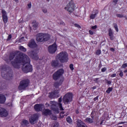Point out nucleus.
<instances>
[{"label": "nucleus", "instance_id": "1", "mask_svg": "<svg viewBox=\"0 0 127 127\" xmlns=\"http://www.w3.org/2000/svg\"><path fill=\"white\" fill-rule=\"evenodd\" d=\"M15 57V59L14 58ZM14 61H11V60ZM9 60L11 62V64L14 68L16 69H19L20 65L19 64L21 63H29L30 62V59L25 54H23L19 51L12 52L10 53L9 56Z\"/></svg>", "mask_w": 127, "mask_h": 127}, {"label": "nucleus", "instance_id": "2", "mask_svg": "<svg viewBox=\"0 0 127 127\" xmlns=\"http://www.w3.org/2000/svg\"><path fill=\"white\" fill-rule=\"evenodd\" d=\"M7 69V65H3L2 66L1 70H2L3 71H1V77L5 80H10V79L13 77V72H12V70H9L6 74H4L3 71L6 72Z\"/></svg>", "mask_w": 127, "mask_h": 127}, {"label": "nucleus", "instance_id": "3", "mask_svg": "<svg viewBox=\"0 0 127 127\" xmlns=\"http://www.w3.org/2000/svg\"><path fill=\"white\" fill-rule=\"evenodd\" d=\"M50 39L49 34L39 33L36 36V40L38 42H46Z\"/></svg>", "mask_w": 127, "mask_h": 127}, {"label": "nucleus", "instance_id": "4", "mask_svg": "<svg viewBox=\"0 0 127 127\" xmlns=\"http://www.w3.org/2000/svg\"><path fill=\"white\" fill-rule=\"evenodd\" d=\"M56 59L59 60L61 63H67L69 61L68 53L66 52H61L56 56Z\"/></svg>", "mask_w": 127, "mask_h": 127}, {"label": "nucleus", "instance_id": "5", "mask_svg": "<svg viewBox=\"0 0 127 127\" xmlns=\"http://www.w3.org/2000/svg\"><path fill=\"white\" fill-rule=\"evenodd\" d=\"M73 101V93L69 92L66 93L63 98V103L64 105H69Z\"/></svg>", "mask_w": 127, "mask_h": 127}, {"label": "nucleus", "instance_id": "6", "mask_svg": "<svg viewBox=\"0 0 127 127\" xmlns=\"http://www.w3.org/2000/svg\"><path fill=\"white\" fill-rule=\"evenodd\" d=\"M29 84H30V80H29V79H23L20 82L18 88L20 91L22 90H25L26 88L28 87V86H29Z\"/></svg>", "mask_w": 127, "mask_h": 127}, {"label": "nucleus", "instance_id": "7", "mask_svg": "<svg viewBox=\"0 0 127 127\" xmlns=\"http://www.w3.org/2000/svg\"><path fill=\"white\" fill-rule=\"evenodd\" d=\"M63 74H64V69H59L53 73L52 78L54 81H57L63 76Z\"/></svg>", "mask_w": 127, "mask_h": 127}, {"label": "nucleus", "instance_id": "8", "mask_svg": "<svg viewBox=\"0 0 127 127\" xmlns=\"http://www.w3.org/2000/svg\"><path fill=\"white\" fill-rule=\"evenodd\" d=\"M23 66H25V67H22V70L24 73H29V72H32V65L30 64V60L29 63H26L25 64L22 63ZM26 64H27L25 65Z\"/></svg>", "mask_w": 127, "mask_h": 127}, {"label": "nucleus", "instance_id": "9", "mask_svg": "<svg viewBox=\"0 0 127 127\" xmlns=\"http://www.w3.org/2000/svg\"><path fill=\"white\" fill-rule=\"evenodd\" d=\"M57 44L55 42L54 44L51 45H50L48 48V50L50 54H54L57 51Z\"/></svg>", "mask_w": 127, "mask_h": 127}, {"label": "nucleus", "instance_id": "10", "mask_svg": "<svg viewBox=\"0 0 127 127\" xmlns=\"http://www.w3.org/2000/svg\"><path fill=\"white\" fill-rule=\"evenodd\" d=\"M64 9H66V10L68 11L69 14H71L74 11V9H75V4L72 2H69L66 5V6L64 7Z\"/></svg>", "mask_w": 127, "mask_h": 127}, {"label": "nucleus", "instance_id": "11", "mask_svg": "<svg viewBox=\"0 0 127 127\" xmlns=\"http://www.w3.org/2000/svg\"><path fill=\"white\" fill-rule=\"evenodd\" d=\"M38 50H34L30 52V56L33 60H38L39 57H38Z\"/></svg>", "mask_w": 127, "mask_h": 127}, {"label": "nucleus", "instance_id": "12", "mask_svg": "<svg viewBox=\"0 0 127 127\" xmlns=\"http://www.w3.org/2000/svg\"><path fill=\"white\" fill-rule=\"evenodd\" d=\"M59 89L55 90L54 91H52L51 92H50L49 93V97L50 99H54V98H58L59 97Z\"/></svg>", "mask_w": 127, "mask_h": 127}, {"label": "nucleus", "instance_id": "13", "mask_svg": "<svg viewBox=\"0 0 127 127\" xmlns=\"http://www.w3.org/2000/svg\"><path fill=\"white\" fill-rule=\"evenodd\" d=\"M63 82H64V79L62 78L59 81L55 82L54 84V86L55 87V88H56L55 90L59 89V92L60 93V88H59V87H60V86H61V85L63 84Z\"/></svg>", "mask_w": 127, "mask_h": 127}, {"label": "nucleus", "instance_id": "14", "mask_svg": "<svg viewBox=\"0 0 127 127\" xmlns=\"http://www.w3.org/2000/svg\"><path fill=\"white\" fill-rule=\"evenodd\" d=\"M43 108H44V105L42 104H37L34 106V109L36 112H41Z\"/></svg>", "mask_w": 127, "mask_h": 127}, {"label": "nucleus", "instance_id": "15", "mask_svg": "<svg viewBox=\"0 0 127 127\" xmlns=\"http://www.w3.org/2000/svg\"><path fill=\"white\" fill-rule=\"evenodd\" d=\"M37 120H38V116L36 114H34L29 118V123H30L31 125H34V123H35Z\"/></svg>", "mask_w": 127, "mask_h": 127}, {"label": "nucleus", "instance_id": "16", "mask_svg": "<svg viewBox=\"0 0 127 127\" xmlns=\"http://www.w3.org/2000/svg\"><path fill=\"white\" fill-rule=\"evenodd\" d=\"M8 116V112L4 108L0 109V117L6 118Z\"/></svg>", "mask_w": 127, "mask_h": 127}, {"label": "nucleus", "instance_id": "17", "mask_svg": "<svg viewBox=\"0 0 127 127\" xmlns=\"http://www.w3.org/2000/svg\"><path fill=\"white\" fill-rule=\"evenodd\" d=\"M50 107L52 108L53 111H55L56 112H59L58 109H56L55 108H56V106H58V102H56L55 101H50Z\"/></svg>", "mask_w": 127, "mask_h": 127}, {"label": "nucleus", "instance_id": "18", "mask_svg": "<svg viewBox=\"0 0 127 127\" xmlns=\"http://www.w3.org/2000/svg\"><path fill=\"white\" fill-rule=\"evenodd\" d=\"M1 13H2V17L3 21L4 23H6L8 19L7 18L6 11L3 9L1 11Z\"/></svg>", "mask_w": 127, "mask_h": 127}, {"label": "nucleus", "instance_id": "19", "mask_svg": "<svg viewBox=\"0 0 127 127\" xmlns=\"http://www.w3.org/2000/svg\"><path fill=\"white\" fill-rule=\"evenodd\" d=\"M28 46L30 48H36L37 47V44L35 42L34 40H32L28 44Z\"/></svg>", "mask_w": 127, "mask_h": 127}, {"label": "nucleus", "instance_id": "20", "mask_svg": "<svg viewBox=\"0 0 127 127\" xmlns=\"http://www.w3.org/2000/svg\"><path fill=\"white\" fill-rule=\"evenodd\" d=\"M51 66L54 68H57L60 66V64L59 63V61L57 60H53L51 62Z\"/></svg>", "mask_w": 127, "mask_h": 127}, {"label": "nucleus", "instance_id": "21", "mask_svg": "<svg viewBox=\"0 0 127 127\" xmlns=\"http://www.w3.org/2000/svg\"><path fill=\"white\" fill-rule=\"evenodd\" d=\"M108 35L110 38V40H114L115 38H116V37L114 35V32H113L112 28H109L108 29Z\"/></svg>", "mask_w": 127, "mask_h": 127}, {"label": "nucleus", "instance_id": "22", "mask_svg": "<svg viewBox=\"0 0 127 127\" xmlns=\"http://www.w3.org/2000/svg\"><path fill=\"white\" fill-rule=\"evenodd\" d=\"M99 14V10H93L92 13L90 16V19H95L97 15Z\"/></svg>", "mask_w": 127, "mask_h": 127}, {"label": "nucleus", "instance_id": "23", "mask_svg": "<svg viewBox=\"0 0 127 127\" xmlns=\"http://www.w3.org/2000/svg\"><path fill=\"white\" fill-rule=\"evenodd\" d=\"M6 101V97L3 94H0V104L3 105Z\"/></svg>", "mask_w": 127, "mask_h": 127}, {"label": "nucleus", "instance_id": "24", "mask_svg": "<svg viewBox=\"0 0 127 127\" xmlns=\"http://www.w3.org/2000/svg\"><path fill=\"white\" fill-rule=\"evenodd\" d=\"M58 102V106L60 110V111H64V108H63V106H62V104L61 103L62 102V97H60L59 98Z\"/></svg>", "mask_w": 127, "mask_h": 127}, {"label": "nucleus", "instance_id": "25", "mask_svg": "<svg viewBox=\"0 0 127 127\" xmlns=\"http://www.w3.org/2000/svg\"><path fill=\"white\" fill-rule=\"evenodd\" d=\"M43 115L44 116H51L52 115V111L48 109H46L43 111Z\"/></svg>", "mask_w": 127, "mask_h": 127}, {"label": "nucleus", "instance_id": "26", "mask_svg": "<svg viewBox=\"0 0 127 127\" xmlns=\"http://www.w3.org/2000/svg\"><path fill=\"white\" fill-rule=\"evenodd\" d=\"M98 116V111L96 110H93L90 114L91 118L92 120L96 119Z\"/></svg>", "mask_w": 127, "mask_h": 127}, {"label": "nucleus", "instance_id": "27", "mask_svg": "<svg viewBox=\"0 0 127 127\" xmlns=\"http://www.w3.org/2000/svg\"><path fill=\"white\" fill-rule=\"evenodd\" d=\"M93 120L94 119L90 118H87L85 119L84 122L85 123H87V124H93V123H94V121Z\"/></svg>", "mask_w": 127, "mask_h": 127}, {"label": "nucleus", "instance_id": "28", "mask_svg": "<svg viewBox=\"0 0 127 127\" xmlns=\"http://www.w3.org/2000/svg\"><path fill=\"white\" fill-rule=\"evenodd\" d=\"M28 125H29V122H28V121L27 120H23L22 121V123L21 124V126H28Z\"/></svg>", "mask_w": 127, "mask_h": 127}, {"label": "nucleus", "instance_id": "29", "mask_svg": "<svg viewBox=\"0 0 127 127\" xmlns=\"http://www.w3.org/2000/svg\"><path fill=\"white\" fill-rule=\"evenodd\" d=\"M66 121L68 124H69V125H71L73 122L72 119H71V117L70 116H68L67 117H66Z\"/></svg>", "mask_w": 127, "mask_h": 127}, {"label": "nucleus", "instance_id": "30", "mask_svg": "<svg viewBox=\"0 0 127 127\" xmlns=\"http://www.w3.org/2000/svg\"><path fill=\"white\" fill-rule=\"evenodd\" d=\"M60 125L58 122H55L52 124V127H60Z\"/></svg>", "mask_w": 127, "mask_h": 127}, {"label": "nucleus", "instance_id": "31", "mask_svg": "<svg viewBox=\"0 0 127 127\" xmlns=\"http://www.w3.org/2000/svg\"><path fill=\"white\" fill-rule=\"evenodd\" d=\"M19 50H20V51H23V52H26V48H24L22 46H20L19 47Z\"/></svg>", "mask_w": 127, "mask_h": 127}, {"label": "nucleus", "instance_id": "32", "mask_svg": "<svg viewBox=\"0 0 127 127\" xmlns=\"http://www.w3.org/2000/svg\"><path fill=\"white\" fill-rule=\"evenodd\" d=\"M32 24H33V23H34L33 25V27H34V28H37V27L38 26V23H36V21H33L32 22Z\"/></svg>", "mask_w": 127, "mask_h": 127}, {"label": "nucleus", "instance_id": "33", "mask_svg": "<svg viewBox=\"0 0 127 127\" xmlns=\"http://www.w3.org/2000/svg\"><path fill=\"white\" fill-rule=\"evenodd\" d=\"M113 91V87H109L107 90L106 91V93L107 94H110L111 92Z\"/></svg>", "mask_w": 127, "mask_h": 127}, {"label": "nucleus", "instance_id": "34", "mask_svg": "<svg viewBox=\"0 0 127 127\" xmlns=\"http://www.w3.org/2000/svg\"><path fill=\"white\" fill-rule=\"evenodd\" d=\"M51 119L52 120V121H57V117L54 115H52L51 116Z\"/></svg>", "mask_w": 127, "mask_h": 127}, {"label": "nucleus", "instance_id": "35", "mask_svg": "<svg viewBox=\"0 0 127 127\" xmlns=\"http://www.w3.org/2000/svg\"><path fill=\"white\" fill-rule=\"evenodd\" d=\"M114 28L115 29L116 31L117 32H119V28L118 27V24H117V23H114Z\"/></svg>", "mask_w": 127, "mask_h": 127}, {"label": "nucleus", "instance_id": "36", "mask_svg": "<svg viewBox=\"0 0 127 127\" xmlns=\"http://www.w3.org/2000/svg\"><path fill=\"white\" fill-rule=\"evenodd\" d=\"M57 23L59 24H62V25H65V23H64V22H63V21H61L60 20H58Z\"/></svg>", "mask_w": 127, "mask_h": 127}, {"label": "nucleus", "instance_id": "37", "mask_svg": "<svg viewBox=\"0 0 127 127\" xmlns=\"http://www.w3.org/2000/svg\"><path fill=\"white\" fill-rule=\"evenodd\" d=\"M116 16L117 17H119L120 18H122V17H125V16H124V14H117Z\"/></svg>", "mask_w": 127, "mask_h": 127}, {"label": "nucleus", "instance_id": "38", "mask_svg": "<svg viewBox=\"0 0 127 127\" xmlns=\"http://www.w3.org/2000/svg\"><path fill=\"white\" fill-rule=\"evenodd\" d=\"M127 67V63L123 64L121 66L122 69H126Z\"/></svg>", "mask_w": 127, "mask_h": 127}, {"label": "nucleus", "instance_id": "39", "mask_svg": "<svg viewBox=\"0 0 127 127\" xmlns=\"http://www.w3.org/2000/svg\"><path fill=\"white\" fill-rule=\"evenodd\" d=\"M69 68L71 71H73L74 70V65L72 64H70Z\"/></svg>", "mask_w": 127, "mask_h": 127}, {"label": "nucleus", "instance_id": "40", "mask_svg": "<svg viewBox=\"0 0 127 127\" xmlns=\"http://www.w3.org/2000/svg\"><path fill=\"white\" fill-rule=\"evenodd\" d=\"M64 113H62L60 114V119H64Z\"/></svg>", "mask_w": 127, "mask_h": 127}, {"label": "nucleus", "instance_id": "41", "mask_svg": "<svg viewBox=\"0 0 127 127\" xmlns=\"http://www.w3.org/2000/svg\"><path fill=\"white\" fill-rule=\"evenodd\" d=\"M106 83L107 85H111L112 84V81L105 79Z\"/></svg>", "mask_w": 127, "mask_h": 127}, {"label": "nucleus", "instance_id": "42", "mask_svg": "<svg viewBox=\"0 0 127 127\" xmlns=\"http://www.w3.org/2000/svg\"><path fill=\"white\" fill-rule=\"evenodd\" d=\"M119 76H120L121 78H123V77H124V72H123V70L120 71V73H119Z\"/></svg>", "mask_w": 127, "mask_h": 127}, {"label": "nucleus", "instance_id": "43", "mask_svg": "<svg viewBox=\"0 0 127 127\" xmlns=\"http://www.w3.org/2000/svg\"><path fill=\"white\" fill-rule=\"evenodd\" d=\"M101 53V50H97L96 52V55H100Z\"/></svg>", "mask_w": 127, "mask_h": 127}, {"label": "nucleus", "instance_id": "44", "mask_svg": "<svg viewBox=\"0 0 127 127\" xmlns=\"http://www.w3.org/2000/svg\"><path fill=\"white\" fill-rule=\"evenodd\" d=\"M74 25L75 27H77V28H81V26L77 23L74 24Z\"/></svg>", "mask_w": 127, "mask_h": 127}, {"label": "nucleus", "instance_id": "45", "mask_svg": "<svg viewBox=\"0 0 127 127\" xmlns=\"http://www.w3.org/2000/svg\"><path fill=\"white\" fill-rule=\"evenodd\" d=\"M117 76V73H114L110 75L111 78H115Z\"/></svg>", "mask_w": 127, "mask_h": 127}, {"label": "nucleus", "instance_id": "46", "mask_svg": "<svg viewBox=\"0 0 127 127\" xmlns=\"http://www.w3.org/2000/svg\"><path fill=\"white\" fill-rule=\"evenodd\" d=\"M107 71V67H103L101 69V72H106Z\"/></svg>", "mask_w": 127, "mask_h": 127}, {"label": "nucleus", "instance_id": "47", "mask_svg": "<svg viewBox=\"0 0 127 127\" xmlns=\"http://www.w3.org/2000/svg\"><path fill=\"white\" fill-rule=\"evenodd\" d=\"M89 34H90V35H93V34H94L95 33H94V32L91 30H90L89 31Z\"/></svg>", "mask_w": 127, "mask_h": 127}, {"label": "nucleus", "instance_id": "48", "mask_svg": "<svg viewBox=\"0 0 127 127\" xmlns=\"http://www.w3.org/2000/svg\"><path fill=\"white\" fill-rule=\"evenodd\" d=\"M98 100H99V96H96V97H95L93 99V100L96 102V101H98Z\"/></svg>", "mask_w": 127, "mask_h": 127}, {"label": "nucleus", "instance_id": "49", "mask_svg": "<svg viewBox=\"0 0 127 127\" xmlns=\"http://www.w3.org/2000/svg\"><path fill=\"white\" fill-rule=\"evenodd\" d=\"M11 38H12L11 34H10V35H8L7 40H10V39H11Z\"/></svg>", "mask_w": 127, "mask_h": 127}, {"label": "nucleus", "instance_id": "50", "mask_svg": "<svg viewBox=\"0 0 127 127\" xmlns=\"http://www.w3.org/2000/svg\"><path fill=\"white\" fill-rule=\"evenodd\" d=\"M106 124V121L105 120H102L101 122L100 123V125H105Z\"/></svg>", "mask_w": 127, "mask_h": 127}, {"label": "nucleus", "instance_id": "51", "mask_svg": "<svg viewBox=\"0 0 127 127\" xmlns=\"http://www.w3.org/2000/svg\"><path fill=\"white\" fill-rule=\"evenodd\" d=\"M98 27V26H97L96 25L93 26L91 28L92 29H97V28Z\"/></svg>", "mask_w": 127, "mask_h": 127}, {"label": "nucleus", "instance_id": "52", "mask_svg": "<svg viewBox=\"0 0 127 127\" xmlns=\"http://www.w3.org/2000/svg\"><path fill=\"white\" fill-rule=\"evenodd\" d=\"M98 80H99V78H94L93 81L95 82V83H98Z\"/></svg>", "mask_w": 127, "mask_h": 127}, {"label": "nucleus", "instance_id": "53", "mask_svg": "<svg viewBox=\"0 0 127 127\" xmlns=\"http://www.w3.org/2000/svg\"><path fill=\"white\" fill-rule=\"evenodd\" d=\"M43 11L44 13H46V12H47V9L46 8L43 9Z\"/></svg>", "mask_w": 127, "mask_h": 127}, {"label": "nucleus", "instance_id": "54", "mask_svg": "<svg viewBox=\"0 0 127 127\" xmlns=\"http://www.w3.org/2000/svg\"><path fill=\"white\" fill-rule=\"evenodd\" d=\"M45 106H46V107H47V108H48V107H50V104H49L48 103H46V104H45Z\"/></svg>", "mask_w": 127, "mask_h": 127}, {"label": "nucleus", "instance_id": "55", "mask_svg": "<svg viewBox=\"0 0 127 127\" xmlns=\"http://www.w3.org/2000/svg\"><path fill=\"white\" fill-rule=\"evenodd\" d=\"M118 1H119V0H113V2H114L115 4H117Z\"/></svg>", "mask_w": 127, "mask_h": 127}, {"label": "nucleus", "instance_id": "56", "mask_svg": "<svg viewBox=\"0 0 127 127\" xmlns=\"http://www.w3.org/2000/svg\"><path fill=\"white\" fill-rule=\"evenodd\" d=\"M28 7H29V8H31V2H30L29 4H28Z\"/></svg>", "mask_w": 127, "mask_h": 127}, {"label": "nucleus", "instance_id": "57", "mask_svg": "<svg viewBox=\"0 0 127 127\" xmlns=\"http://www.w3.org/2000/svg\"><path fill=\"white\" fill-rule=\"evenodd\" d=\"M75 114H79V109H76L75 110Z\"/></svg>", "mask_w": 127, "mask_h": 127}, {"label": "nucleus", "instance_id": "58", "mask_svg": "<svg viewBox=\"0 0 127 127\" xmlns=\"http://www.w3.org/2000/svg\"><path fill=\"white\" fill-rule=\"evenodd\" d=\"M110 50L112 51V52H115V49L113 48H111Z\"/></svg>", "mask_w": 127, "mask_h": 127}, {"label": "nucleus", "instance_id": "59", "mask_svg": "<svg viewBox=\"0 0 127 127\" xmlns=\"http://www.w3.org/2000/svg\"><path fill=\"white\" fill-rule=\"evenodd\" d=\"M92 89L93 90H96V89H97V86H93V87L92 88Z\"/></svg>", "mask_w": 127, "mask_h": 127}, {"label": "nucleus", "instance_id": "60", "mask_svg": "<svg viewBox=\"0 0 127 127\" xmlns=\"http://www.w3.org/2000/svg\"><path fill=\"white\" fill-rule=\"evenodd\" d=\"M124 73H127V68L124 70Z\"/></svg>", "mask_w": 127, "mask_h": 127}, {"label": "nucleus", "instance_id": "61", "mask_svg": "<svg viewBox=\"0 0 127 127\" xmlns=\"http://www.w3.org/2000/svg\"><path fill=\"white\" fill-rule=\"evenodd\" d=\"M99 68H101L102 67V64H100L98 66Z\"/></svg>", "mask_w": 127, "mask_h": 127}, {"label": "nucleus", "instance_id": "62", "mask_svg": "<svg viewBox=\"0 0 127 127\" xmlns=\"http://www.w3.org/2000/svg\"><path fill=\"white\" fill-rule=\"evenodd\" d=\"M125 124V122H121V123H120L119 124V125H122V124Z\"/></svg>", "mask_w": 127, "mask_h": 127}, {"label": "nucleus", "instance_id": "63", "mask_svg": "<svg viewBox=\"0 0 127 127\" xmlns=\"http://www.w3.org/2000/svg\"><path fill=\"white\" fill-rule=\"evenodd\" d=\"M20 39V40H21L22 39H24V37H22Z\"/></svg>", "mask_w": 127, "mask_h": 127}, {"label": "nucleus", "instance_id": "64", "mask_svg": "<svg viewBox=\"0 0 127 127\" xmlns=\"http://www.w3.org/2000/svg\"><path fill=\"white\" fill-rule=\"evenodd\" d=\"M14 1H15V2H18V0H14Z\"/></svg>", "mask_w": 127, "mask_h": 127}]
</instances>
